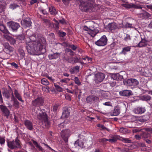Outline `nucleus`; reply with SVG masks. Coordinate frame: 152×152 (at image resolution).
<instances>
[{"instance_id":"nucleus-1","label":"nucleus","mask_w":152,"mask_h":152,"mask_svg":"<svg viewBox=\"0 0 152 152\" xmlns=\"http://www.w3.org/2000/svg\"><path fill=\"white\" fill-rule=\"evenodd\" d=\"M46 41L42 38L34 42H26V47L28 53L31 55L43 54L45 52Z\"/></svg>"},{"instance_id":"nucleus-2","label":"nucleus","mask_w":152,"mask_h":152,"mask_svg":"<svg viewBox=\"0 0 152 152\" xmlns=\"http://www.w3.org/2000/svg\"><path fill=\"white\" fill-rule=\"evenodd\" d=\"M36 115L42 123V126L45 129L49 128L50 125L48 117L45 110H41L40 107L37 108V110H34Z\"/></svg>"},{"instance_id":"nucleus-3","label":"nucleus","mask_w":152,"mask_h":152,"mask_svg":"<svg viewBox=\"0 0 152 152\" xmlns=\"http://www.w3.org/2000/svg\"><path fill=\"white\" fill-rule=\"evenodd\" d=\"M79 1L80 3V8L82 11H90L94 8V5L92 3L89 1L85 2L83 0H79Z\"/></svg>"},{"instance_id":"nucleus-4","label":"nucleus","mask_w":152,"mask_h":152,"mask_svg":"<svg viewBox=\"0 0 152 152\" xmlns=\"http://www.w3.org/2000/svg\"><path fill=\"white\" fill-rule=\"evenodd\" d=\"M7 145L9 148L12 149L18 148L20 149L22 148L20 144V141L18 139L17 137L16 138L15 141L8 142Z\"/></svg>"},{"instance_id":"nucleus-5","label":"nucleus","mask_w":152,"mask_h":152,"mask_svg":"<svg viewBox=\"0 0 152 152\" xmlns=\"http://www.w3.org/2000/svg\"><path fill=\"white\" fill-rule=\"evenodd\" d=\"M44 100L43 99L40 97H38L36 99L32 101L31 106L34 108L42 106L43 104Z\"/></svg>"},{"instance_id":"nucleus-6","label":"nucleus","mask_w":152,"mask_h":152,"mask_svg":"<svg viewBox=\"0 0 152 152\" xmlns=\"http://www.w3.org/2000/svg\"><path fill=\"white\" fill-rule=\"evenodd\" d=\"M2 95L3 96L7 99H9L12 96L11 99L12 98H14V96L13 95L12 91L11 88H10V89L7 90V89H4L2 91Z\"/></svg>"},{"instance_id":"nucleus-7","label":"nucleus","mask_w":152,"mask_h":152,"mask_svg":"<svg viewBox=\"0 0 152 152\" xmlns=\"http://www.w3.org/2000/svg\"><path fill=\"white\" fill-rule=\"evenodd\" d=\"M124 84L129 86H137L139 83V81L135 79H130L124 80Z\"/></svg>"},{"instance_id":"nucleus-8","label":"nucleus","mask_w":152,"mask_h":152,"mask_svg":"<svg viewBox=\"0 0 152 152\" xmlns=\"http://www.w3.org/2000/svg\"><path fill=\"white\" fill-rule=\"evenodd\" d=\"M70 135V130L69 129L63 130L61 132V137L66 143H67L68 139Z\"/></svg>"},{"instance_id":"nucleus-9","label":"nucleus","mask_w":152,"mask_h":152,"mask_svg":"<svg viewBox=\"0 0 152 152\" xmlns=\"http://www.w3.org/2000/svg\"><path fill=\"white\" fill-rule=\"evenodd\" d=\"M105 75L101 72L96 74L95 76L94 81L95 83L98 84L102 82L104 78Z\"/></svg>"},{"instance_id":"nucleus-10","label":"nucleus","mask_w":152,"mask_h":152,"mask_svg":"<svg viewBox=\"0 0 152 152\" xmlns=\"http://www.w3.org/2000/svg\"><path fill=\"white\" fill-rule=\"evenodd\" d=\"M149 119V116L145 115L143 116H134L132 117V119L135 121L144 122L147 121Z\"/></svg>"},{"instance_id":"nucleus-11","label":"nucleus","mask_w":152,"mask_h":152,"mask_svg":"<svg viewBox=\"0 0 152 152\" xmlns=\"http://www.w3.org/2000/svg\"><path fill=\"white\" fill-rule=\"evenodd\" d=\"M107 39L106 36L103 35L95 42V44L98 46H104L107 43Z\"/></svg>"},{"instance_id":"nucleus-12","label":"nucleus","mask_w":152,"mask_h":152,"mask_svg":"<svg viewBox=\"0 0 152 152\" xmlns=\"http://www.w3.org/2000/svg\"><path fill=\"white\" fill-rule=\"evenodd\" d=\"M8 24L9 28L13 31H16L20 27V25L18 23L13 21L9 22Z\"/></svg>"},{"instance_id":"nucleus-13","label":"nucleus","mask_w":152,"mask_h":152,"mask_svg":"<svg viewBox=\"0 0 152 152\" xmlns=\"http://www.w3.org/2000/svg\"><path fill=\"white\" fill-rule=\"evenodd\" d=\"M121 5L122 6L127 9L134 8L135 9H142V8L141 6L136 5L133 3H130V4L128 3L122 4Z\"/></svg>"},{"instance_id":"nucleus-14","label":"nucleus","mask_w":152,"mask_h":152,"mask_svg":"<svg viewBox=\"0 0 152 152\" xmlns=\"http://www.w3.org/2000/svg\"><path fill=\"white\" fill-rule=\"evenodd\" d=\"M4 48V51L7 54H9L10 53L12 52L14 50V48L10 45L7 42L4 43L3 44Z\"/></svg>"},{"instance_id":"nucleus-15","label":"nucleus","mask_w":152,"mask_h":152,"mask_svg":"<svg viewBox=\"0 0 152 152\" xmlns=\"http://www.w3.org/2000/svg\"><path fill=\"white\" fill-rule=\"evenodd\" d=\"M99 100V99L98 97L93 95H90L86 99L87 102L90 104L94 103Z\"/></svg>"},{"instance_id":"nucleus-16","label":"nucleus","mask_w":152,"mask_h":152,"mask_svg":"<svg viewBox=\"0 0 152 152\" xmlns=\"http://www.w3.org/2000/svg\"><path fill=\"white\" fill-rule=\"evenodd\" d=\"M0 109L4 115L7 118H8L10 112L7 107L4 105L1 104L0 105Z\"/></svg>"},{"instance_id":"nucleus-17","label":"nucleus","mask_w":152,"mask_h":152,"mask_svg":"<svg viewBox=\"0 0 152 152\" xmlns=\"http://www.w3.org/2000/svg\"><path fill=\"white\" fill-rule=\"evenodd\" d=\"M31 22L29 18H26L21 22V25L24 27H29L31 26Z\"/></svg>"},{"instance_id":"nucleus-18","label":"nucleus","mask_w":152,"mask_h":152,"mask_svg":"<svg viewBox=\"0 0 152 152\" xmlns=\"http://www.w3.org/2000/svg\"><path fill=\"white\" fill-rule=\"evenodd\" d=\"M24 124L26 128L28 130L32 131L34 129V125L33 123L28 120H26L24 121Z\"/></svg>"},{"instance_id":"nucleus-19","label":"nucleus","mask_w":152,"mask_h":152,"mask_svg":"<svg viewBox=\"0 0 152 152\" xmlns=\"http://www.w3.org/2000/svg\"><path fill=\"white\" fill-rule=\"evenodd\" d=\"M148 42V41L146 40L145 38H141V41L134 47L141 48L145 47L147 44Z\"/></svg>"},{"instance_id":"nucleus-20","label":"nucleus","mask_w":152,"mask_h":152,"mask_svg":"<svg viewBox=\"0 0 152 152\" xmlns=\"http://www.w3.org/2000/svg\"><path fill=\"white\" fill-rule=\"evenodd\" d=\"M145 108L142 107H138L135 108L134 110V112L136 114H141L145 112Z\"/></svg>"},{"instance_id":"nucleus-21","label":"nucleus","mask_w":152,"mask_h":152,"mask_svg":"<svg viewBox=\"0 0 152 152\" xmlns=\"http://www.w3.org/2000/svg\"><path fill=\"white\" fill-rule=\"evenodd\" d=\"M120 94L122 96H128L133 94L132 91L129 90H126L121 91Z\"/></svg>"},{"instance_id":"nucleus-22","label":"nucleus","mask_w":152,"mask_h":152,"mask_svg":"<svg viewBox=\"0 0 152 152\" xmlns=\"http://www.w3.org/2000/svg\"><path fill=\"white\" fill-rule=\"evenodd\" d=\"M111 77L113 80H121L123 78V76L120 75L118 73L112 74L111 75Z\"/></svg>"},{"instance_id":"nucleus-23","label":"nucleus","mask_w":152,"mask_h":152,"mask_svg":"<svg viewBox=\"0 0 152 152\" xmlns=\"http://www.w3.org/2000/svg\"><path fill=\"white\" fill-rule=\"evenodd\" d=\"M138 17L142 19L148 18L151 16V15L147 12L143 11L142 13L138 14Z\"/></svg>"},{"instance_id":"nucleus-24","label":"nucleus","mask_w":152,"mask_h":152,"mask_svg":"<svg viewBox=\"0 0 152 152\" xmlns=\"http://www.w3.org/2000/svg\"><path fill=\"white\" fill-rule=\"evenodd\" d=\"M7 4L4 1H0V12L1 13L4 11L6 7Z\"/></svg>"},{"instance_id":"nucleus-25","label":"nucleus","mask_w":152,"mask_h":152,"mask_svg":"<svg viewBox=\"0 0 152 152\" xmlns=\"http://www.w3.org/2000/svg\"><path fill=\"white\" fill-rule=\"evenodd\" d=\"M70 111L66 108H64L62 113L61 117L62 118H67L69 115Z\"/></svg>"},{"instance_id":"nucleus-26","label":"nucleus","mask_w":152,"mask_h":152,"mask_svg":"<svg viewBox=\"0 0 152 152\" xmlns=\"http://www.w3.org/2000/svg\"><path fill=\"white\" fill-rule=\"evenodd\" d=\"M74 145L76 148H83V147L84 143L82 141L78 139L75 142Z\"/></svg>"},{"instance_id":"nucleus-27","label":"nucleus","mask_w":152,"mask_h":152,"mask_svg":"<svg viewBox=\"0 0 152 152\" xmlns=\"http://www.w3.org/2000/svg\"><path fill=\"white\" fill-rule=\"evenodd\" d=\"M60 53H56L48 55V57L50 60L56 59L59 57Z\"/></svg>"},{"instance_id":"nucleus-28","label":"nucleus","mask_w":152,"mask_h":152,"mask_svg":"<svg viewBox=\"0 0 152 152\" xmlns=\"http://www.w3.org/2000/svg\"><path fill=\"white\" fill-rule=\"evenodd\" d=\"M0 30L3 33L6 34H10L6 27L3 24L0 25Z\"/></svg>"},{"instance_id":"nucleus-29","label":"nucleus","mask_w":152,"mask_h":152,"mask_svg":"<svg viewBox=\"0 0 152 152\" xmlns=\"http://www.w3.org/2000/svg\"><path fill=\"white\" fill-rule=\"evenodd\" d=\"M131 49V47L130 46L124 47L123 48L122 51L120 53V54L125 55L127 52L130 51Z\"/></svg>"},{"instance_id":"nucleus-30","label":"nucleus","mask_w":152,"mask_h":152,"mask_svg":"<svg viewBox=\"0 0 152 152\" xmlns=\"http://www.w3.org/2000/svg\"><path fill=\"white\" fill-rule=\"evenodd\" d=\"M108 27L109 29L111 31L115 30L117 28L116 24L115 23H113L109 24Z\"/></svg>"},{"instance_id":"nucleus-31","label":"nucleus","mask_w":152,"mask_h":152,"mask_svg":"<svg viewBox=\"0 0 152 152\" xmlns=\"http://www.w3.org/2000/svg\"><path fill=\"white\" fill-rule=\"evenodd\" d=\"M6 38L10 42L11 45H14L15 43V39L12 37L10 36H7Z\"/></svg>"},{"instance_id":"nucleus-32","label":"nucleus","mask_w":152,"mask_h":152,"mask_svg":"<svg viewBox=\"0 0 152 152\" xmlns=\"http://www.w3.org/2000/svg\"><path fill=\"white\" fill-rule=\"evenodd\" d=\"M120 112V110L117 107H116L113 110L112 113L111 114L112 116H117Z\"/></svg>"},{"instance_id":"nucleus-33","label":"nucleus","mask_w":152,"mask_h":152,"mask_svg":"<svg viewBox=\"0 0 152 152\" xmlns=\"http://www.w3.org/2000/svg\"><path fill=\"white\" fill-rule=\"evenodd\" d=\"M98 32V30H94V31H93V30L92 29L90 30H89L88 34H89L91 37H94Z\"/></svg>"},{"instance_id":"nucleus-34","label":"nucleus","mask_w":152,"mask_h":152,"mask_svg":"<svg viewBox=\"0 0 152 152\" xmlns=\"http://www.w3.org/2000/svg\"><path fill=\"white\" fill-rule=\"evenodd\" d=\"M141 99L142 100L145 101H150L151 99V97L148 95H144L142 96Z\"/></svg>"},{"instance_id":"nucleus-35","label":"nucleus","mask_w":152,"mask_h":152,"mask_svg":"<svg viewBox=\"0 0 152 152\" xmlns=\"http://www.w3.org/2000/svg\"><path fill=\"white\" fill-rule=\"evenodd\" d=\"M14 94L16 97L19 100L23 102V101L22 100L20 94H19L17 90H15Z\"/></svg>"},{"instance_id":"nucleus-36","label":"nucleus","mask_w":152,"mask_h":152,"mask_svg":"<svg viewBox=\"0 0 152 152\" xmlns=\"http://www.w3.org/2000/svg\"><path fill=\"white\" fill-rule=\"evenodd\" d=\"M49 10L50 14L52 15H55L56 14L57 12L55 8L51 6L49 7Z\"/></svg>"},{"instance_id":"nucleus-37","label":"nucleus","mask_w":152,"mask_h":152,"mask_svg":"<svg viewBox=\"0 0 152 152\" xmlns=\"http://www.w3.org/2000/svg\"><path fill=\"white\" fill-rule=\"evenodd\" d=\"M28 31L26 32V35H28L29 36V38L31 40L30 42H34V41H36V35L35 34H34L31 36H29L28 34Z\"/></svg>"},{"instance_id":"nucleus-38","label":"nucleus","mask_w":152,"mask_h":152,"mask_svg":"<svg viewBox=\"0 0 152 152\" xmlns=\"http://www.w3.org/2000/svg\"><path fill=\"white\" fill-rule=\"evenodd\" d=\"M18 52L20 57L23 58L25 56V53L24 50L21 47L19 48L18 49Z\"/></svg>"},{"instance_id":"nucleus-39","label":"nucleus","mask_w":152,"mask_h":152,"mask_svg":"<svg viewBox=\"0 0 152 152\" xmlns=\"http://www.w3.org/2000/svg\"><path fill=\"white\" fill-rule=\"evenodd\" d=\"M19 7V6L16 4L13 3L10 5L9 8L12 10H14Z\"/></svg>"},{"instance_id":"nucleus-40","label":"nucleus","mask_w":152,"mask_h":152,"mask_svg":"<svg viewBox=\"0 0 152 152\" xmlns=\"http://www.w3.org/2000/svg\"><path fill=\"white\" fill-rule=\"evenodd\" d=\"M120 140L123 142L126 143H130L132 142L131 140L126 138L121 137Z\"/></svg>"},{"instance_id":"nucleus-41","label":"nucleus","mask_w":152,"mask_h":152,"mask_svg":"<svg viewBox=\"0 0 152 152\" xmlns=\"http://www.w3.org/2000/svg\"><path fill=\"white\" fill-rule=\"evenodd\" d=\"M11 100H13V105L15 107L17 108H18L19 106V102L14 97V98H12Z\"/></svg>"},{"instance_id":"nucleus-42","label":"nucleus","mask_w":152,"mask_h":152,"mask_svg":"<svg viewBox=\"0 0 152 152\" xmlns=\"http://www.w3.org/2000/svg\"><path fill=\"white\" fill-rule=\"evenodd\" d=\"M42 21L43 23L48 26L50 27V26L51 24L49 20L46 19H42Z\"/></svg>"},{"instance_id":"nucleus-43","label":"nucleus","mask_w":152,"mask_h":152,"mask_svg":"<svg viewBox=\"0 0 152 152\" xmlns=\"http://www.w3.org/2000/svg\"><path fill=\"white\" fill-rule=\"evenodd\" d=\"M41 83L44 85H47L49 84V82L46 78H43L41 80Z\"/></svg>"},{"instance_id":"nucleus-44","label":"nucleus","mask_w":152,"mask_h":152,"mask_svg":"<svg viewBox=\"0 0 152 152\" xmlns=\"http://www.w3.org/2000/svg\"><path fill=\"white\" fill-rule=\"evenodd\" d=\"M119 131L121 133L123 134H126L129 133L127 129L126 128H121L119 129Z\"/></svg>"},{"instance_id":"nucleus-45","label":"nucleus","mask_w":152,"mask_h":152,"mask_svg":"<svg viewBox=\"0 0 152 152\" xmlns=\"http://www.w3.org/2000/svg\"><path fill=\"white\" fill-rule=\"evenodd\" d=\"M55 86L56 87V89L58 91L61 92L62 91L63 89L59 86L55 84Z\"/></svg>"},{"instance_id":"nucleus-46","label":"nucleus","mask_w":152,"mask_h":152,"mask_svg":"<svg viewBox=\"0 0 152 152\" xmlns=\"http://www.w3.org/2000/svg\"><path fill=\"white\" fill-rule=\"evenodd\" d=\"M58 44L61 45L62 46H63L65 47H68L69 45V43L66 42H64L63 43H59Z\"/></svg>"},{"instance_id":"nucleus-47","label":"nucleus","mask_w":152,"mask_h":152,"mask_svg":"<svg viewBox=\"0 0 152 152\" xmlns=\"http://www.w3.org/2000/svg\"><path fill=\"white\" fill-rule=\"evenodd\" d=\"M125 28H133V26L132 24L129 23H126L125 24Z\"/></svg>"},{"instance_id":"nucleus-48","label":"nucleus","mask_w":152,"mask_h":152,"mask_svg":"<svg viewBox=\"0 0 152 152\" xmlns=\"http://www.w3.org/2000/svg\"><path fill=\"white\" fill-rule=\"evenodd\" d=\"M75 83L78 85H80L81 84V83L78 79L77 77H75Z\"/></svg>"},{"instance_id":"nucleus-49","label":"nucleus","mask_w":152,"mask_h":152,"mask_svg":"<svg viewBox=\"0 0 152 152\" xmlns=\"http://www.w3.org/2000/svg\"><path fill=\"white\" fill-rule=\"evenodd\" d=\"M66 51L67 52H69V54L71 56H73L74 55V52L72 51V50L71 49H68L67 48H66Z\"/></svg>"},{"instance_id":"nucleus-50","label":"nucleus","mask_w":152,"mask_h":152,"mask_svg":"<svg viewBox=\"0 0 152 152\" xmlns=\"http://www.w3.org/2000/svg\"><path fill=\"white\" fill-rule=\"evenodd\" d=\"M131 37L130 35L128 34H126V36L124 38V40L126 41H127L128 40H131Z\"/></svg>"},{"instance_id":"nucleus-51","label":"nucleus","mask_w":152,"mask_h":152,"mask_svg":"<svg viewBox=\"0 0 152 152\" xmlns=\"http://www.w3.org/2000/svg\"><path fill=\"white\" fill-rule=\"evenodd\" d=\"M68 47L71 48L73 50H75L77 48L76 46H75L73 45H71L70 44H69Z\"/></svg>"},{"instance_id":"nucleus-52","label":"nucleus","mask_w":152,"mask_h":152,"mask_svg":"<svg viewBox=\"0 0 152 152\" xmlns=\"http://www.w3.org/2000/svg\"><path fill=\"white\" fill-rule=\"evenodd\" d=\"M108 141L111 142H115L117 141V139L115 137L108 139Z\"/></svg>"},{"instance_id":"nucleus-53","label":"nucleus","mask_w":152,"mask_h":152,"mask_svg":"<svg viewBox=\"0 0 152 152\" xmlns=\"http://www.w3.org/2000/svg\"><path fill=\"white\" fill-rule=\"evenodd\" d=\"M67 61L69 63H70L73 64V57H71L70 58H69L67 59Z\"/></svg>"},{"instance_id":"nucleus-54","label":"nucleus","mask_w":152,"mask_h":152,"mask_svg":"<svg viewBox=\"0 0 152 152\" xmlns=\"http://www.w3.org/2000/svg\"><path fill=\"white\" fill-rule=\"evenodd\" d=\"M103 104L104 105L107 106H111L112 104L110 102H105L103 103Z\"/></svg>"},{"instance_id":"nucleus-55","label":"nucleus","mask_w":152,"mask_h":152,"mask_svg":"<svg viewBox=\"0 0 152 152\" xmlns=\"http://www.w3.org/2000/svg\"><path fill=\"white\" fill-rule=\"evenodd\" d=\"M79 59L77 57H73V64L78 63L79 62Z\"/></svg>"},{"instance_id":"nucleus-56","label":"nucleus","mask_w":152,"mask_h":152,"mask_svg":"<svg viewBox=\"0 0 152 152\" xmlns=\"http://www.w3.org/2000/svg\"><path fill=\"white\" fill-rule=\"evenodd\" d=\"M5 141L4 139L0 136V143L1 145L4 144L5 142Z\"/></svg>"},{"instance_id":"nucleus-57","label":"nucleus","mask_w":152,"mask_h":152,"mask_svg":"<svg viewBox=\"0 0 152 152\" xmlns=\"http://www.w3.org/2000/svg\"><path fill=\"white\" fill-rule=\"evenodd\" d=\"M59 35L61 37L65 36L66 34L65 32H59Z\"/></svg>"},{"instance_id":"nucleus-58","label":"nucleus","mask_w":152,"mask_h":152,"mask_svg":"<svg viewBox=\"0 0 152 152\" xmlns=\"http://www.w3.org/2000/svg\"><path fill=\"white\" fill-rule=\"evenodd\" d=\"M71 0H62L63 3L65 5H68Z\"/></svg>"},{"instance_id":"nucleus-59","label":"nucleus","mask_w":152,"mask_h":152,"mask_svg":"<svg viewBox=\"0 0 152 152\" xmlns=\"http://www.w3.org/2000/svg\"><path fill=\"white\" fill-rule=\"evenodd\" d=\"M11 65L12 66H14L15 68H17L18 67V65L15 62H12L11 63Z\"/></svg>"},{"instance_id":"nucleus-60","label":"nucleus","mask_w":152,"mask_h":152,"mask_svg":"<svg viewBox=\"0 0 152 152\" xmlns=\"http://www.w3.org/2000/svg\"><path fill=\"white\" fill-rule=\"evenodd\" d=\"M100 127L102 129H103V130L106 129L109 132L110 131V129L106 128L103 125H102V126H101Z\"/></svg>"},{"instance_id":"nucleus-61","label":"nucleus","mask_w":152,"mask_h":152,"mask_svg":"<svg viewBox=\"0 0 152 152\" xmlns=\"http://www.w3.org/2000/svg\"><path fill=\"white\" fill-rule=\"evenodd\" d=\"M145 130L146 131L150 132V133H152V128H147L145 129Z\"/></svg>"},{"instance_id":"nucleus-62","label":"nucleus","mask_w":152,"mask_h":152,"mask_svg":"<svg viewBox=\"0 0 152 152\" xmlns=\"http://www.w3.org/2000/svg\"><path fill=\"white\" fill-rule=\"evenodd\" d=\"M25 38V36L24 35H21L18 37V39L20 40H23Z\"/></svg>"},{"instance_id":"nucleus-63","label":"nucleus","mask_w":152,"mask_h":152,"mask_svg":"<svg viewBox=\"0 0 152 152\" xmlns=\"http://www.w3.org/2000/svg\"><path fill=\"white\" fill-rule=\"evenodd\" d=\"M75 71H78L80 67L78 66H75L73 67Z\"/></svg>"},{"instance_id":"nucleus-64","label":"nucleus","mask_w":152,"mask_h":152,"mask_svg":"<svg viewBox=\"0 0 152 152\" xmlns=\"http://www.w3.org/2000/svg\"><path fill=\"white\" fill-rule=\"evenodd\" d=\"M147 133L145 132L143 133L141 135L142 137L144 138H146L147 137Z\"/></svg>"}]
</instances>
